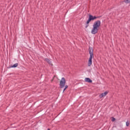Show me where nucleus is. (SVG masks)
I'll return each instance as SVG.
<instances>
[{"mask_svg": "<svg viewBox=\"0 0 130 130\" xmlns=\"http://www.w3.org/2000/svg\"><path fill=\"white\" fill-rule=\"evenodd\" d=\"M100 26H101V21L100 20L95 21L93 24L92 28L91 30V34H97Z\"/></svg>", "mask_w": 130, "mask_h": 130, "instance_id": "obj_1", "label": "nucleus"}, {"mask_svg": "<svg viewBox=\"0 0 130 130\" xmlns=\"http://www.w3.org/2000/svg\"><path fill=\"white\" fill-rule=\"evenodd\" d=\"M88 50L90 54V57L88 59V67H91V66L92 65V58L94 57V53H93V48L89 47Z\"/></svg>", "mask_w": 130, "mask_h": 130, "instance_id": "obj_2", "label": "nucleus"}, {"mask_svg": "<svg viewBox=\"0 0 130 130\" xmlns=\"http://www.w3.org/2000/svg\"><path fill=\"white\" fill-rule=\"evenodd\" d=\"M66 78L64 77H62L60 81V83H59V87L60 89H63V88H64V86H66Z\"/></svg>", "mask_w": 130, "mask_h": 130, "instance_id": "obj_3", "label": "nucleus"}, {"mask_svg": "<svg viewBox=\"0 0 130 130\" xmlns=\"http://www.w3.org/2000/svg\"><path fill=\"white\" fill-rule=\"evenodd\" d=\"M44 60L45 61H47V63H48V64H49L50 66H51V67L53 66V64H52V62L51 61V60H50V59L47 58H45Z\"/></svg>", "mask_w": 130, "mask_h": 130, "instance_id": "obj_4", "label": "nucleus"}, {"mask_svg": "<svg viewBox=\"0 0 130 130\" xmlns=\"http://www.w3.org/2000/svg\"><path fill=\"white\" fill-rule=\"evenodd\" d=\"M107 94H108V92L107 91H105V92L99 95L100 98H103V97H105V96H106V95H107Z\"/></svg>", "mask_w": 130, "mask_h": 130, "instance_id": "obj_5", "label": "nucleus"}, {"mask_svg": "<svg viewBox=\"0 0 130 130\" xmlns=\"http://www.w3.org/2000/svg\"><path fill=\"white\" fill-rule=\"evenodd\" d=\"M85 82H87L88 83H92V80H91L89 78H86L85 79Z\"/></svg>", "mask_w": 130, "mask_h": 130, "instance_id": "obj_6", "label": "nucleus"}, {"mask_svg": "<svg viewBox=\"0 0 130 130\" xmlns=\"http://www.w3.org/2000/svg\"><path fill=\"white\" fill-rule=\"evenodd\" d=\"M89 18V19H90L91 21H93V20H94V18H93V15H89V18Z\"/></svg>", "mask_w": 130, "mask_h": 130, "instance_id": "obj_7", "label": "nucleus"}, {"mask_svg": "<svg viewBox=\"0 0 130 130\" xmlns=\"http://www.w3.org/2000/svg\"><path fill=\"white\" fill-rule=\"evenodd\" d=\"M19 66V64L18 63H15L14 65H13L11 68H17Z\"/></svg>", "mask_w": 130, "mask_h": 130, "instance_id": "obj_8", "label": "nucleus"}, {"mask_svg": "<svg viewBox=\"0 0 130 130\" xmlns=\"http://www.w3.org/2000/svg\"><path fill=\"white\" fill-rule=\"evenodd\" d=\"M124 3H125V4H129L130 0H124Z\"/></svg>", "mask_w": 130, "mask_h": 130, "instance_id": "obj_9", "label": "nucleus"}, {"mask_svg": "<svg viewBox=\"0 0 130 130\" xmlns=\"http://www.w3.org/2000/svg\"><path fill=\"white\" fill-rule=\"evenodd\" d=\"M126 126H129V122H128V121L126 122Z\"/></svg>", "mask_w": 130, "mask_h": 130, "instance_id": "obj_10", "label": "nucleus"}, {"mask_svg": "<svg viewBox=\"0 0 130 130\" xmlns=\"http://www.w3.org/2000/svg\"><path fill=\"white\" fill-rule=\"evenodd\" d=\"M91 21V19L88 18V19L87 20V21H86V24H89V23H90V21Z\"/></svg>", "mask_w": 130, "mask_h": 130, "instance_id": "obj_11", "label": "nucleus"}, {"mask_svg": "<svg viewBox=\"0 0 130 130\" xmlns=\"http://www.w3.org/2000/svg\"><path fill=\"white\" fill-rule=\"evenodd\" d=\"M112 121H115V118L113 117L112 119Z\"/></svg>", "mask_w": 130, "mask_h": 130, "instance_id": "obj_12", "label": "nucleus"}, {"mask_svg": "<svg viewBox=\"0 0 130 130\" xmlns=\"http://www.w3.org/2000/svg\"><path fill=\"white\" fill-rule=\"evenodd\" d=\"M89 27V24H86L85 25V28H88Z\"/></svg>", "mask_w": 130, "mask_h": 130, "instance_id": "obj_13", "label": "nucleus"}, {"mask_svg": "<svg viewBox=\"0 0 130 130\" xmlns=\"http://www.w3.org/2000/svg\"><path fill=\"white\" fill-rule=\"evenodd\" d=\"M65 89H68V88L69 87V86H68V85H65Z\"/></svg>", "mask_w": 130, "mask_h": 130, "instance_id": "obj_14", "label": "nucleus"}, {"mask_svg": "<svg viewBox=\"0 0 130 130\" xmlns=\"http://www.w3.org/2000/svg\"><path fill=\"white\" fill-rule=\"evenodd\" d=\"M97 19L96 16H93V20Z\"/></svg>", "mask_w": 130, "mask_h": 130, "instance_id": "obj_15", "label": "nucleus"}, {"mask_svg": "<svg viewBox=\"0 0 130 130\" xmlns=\"http://www.w3.org/2000/svg\"><path fill=\"white\" fill-rule=\"evenodd\" d=\"M66 90H67V89H66V87H64V88L63 90V93L64 92V91H66Z\"/></svg>", "mask_w": 130, "mask_h": 130, "instance_id": "obj_16", "label": "nucleus"}, {"mask_svg": "<svg viewBox=\"0 0 130 130\" xmlns=\"http://www.w3.org/2000/svg\"><path fill=\"white\" fill-rule=\"evenodd\" d=\"M100 18H101V16H96V19H99Z\"/></svg>", "mask_w": 130, "mask_h": 130, "instance_id": "obj_17", "label": "nucleus"}, {"mask_svg": "<svg viewBox=\"0 0 130 130\" xmlns=\"http://www.w3.org/2000/svg\"><path fill=\"white\" fill-rule=\"evenodd\" d=\"M47 130H50V129H49V128H48V129Z\"/></svg>", "mask_w": 130, "mask_h": 130, "instance_id": "obj_18", "label": "nucleus"}]
</instances>
